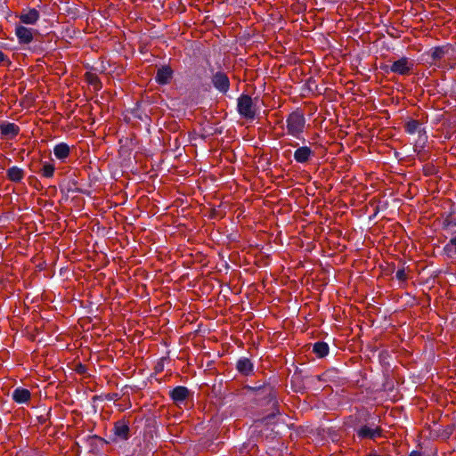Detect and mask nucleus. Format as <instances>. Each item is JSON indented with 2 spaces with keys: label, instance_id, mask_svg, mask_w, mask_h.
<instances>
[{
  "label": "nucleus",
  "instance_id": "1",
  "mask_svg": "<svg viewBox=\"0 0 456 456\" xmlns=\"http://www.w3.org/2000/svg\"><path fill=\"white\" fill-rule=\"evenodd\" d=\"M305 126V118L302 112L294 111L286 118L287 134L300 139Z\"/></svg>",
  "mask_w": 456,
  "mask_h": 456
},
{
  "label": "nucleus",
  "instance_id": "2",
  "mask_svg": "<svg viewBox=\"0 0 456 456\" xmlns=\"http://www.w3.org/2000/svg\"><path fill=\"white\" fill-rule=\"evenodd\" d=\"M237 110L239 114L247 119H254L256 114L253 100L247 94H242L238 98Z\"/></svg>",
  "mask_w": 456,
  "mask_h": 456
},
{
  "label": "nucleus",
  "instance_id": "3",
  "mask_svg": "<svg viewBox=\"0 0 456 456\" xmlns=\"http://www.w3.org/2000/svg\"><path fill=\"white\" fill-rule=\"evenodd\" d=\"M414 67V61L409 58L403 57L392 63L390 71L398 75L409 74Z\"/></svg>",
  "mask_w": 456,
  "mask_h": 456
},
{
  "label": "nucleus",
  "instance_id": "4",
  "mask_svg": "<svg viewBox=\"0 0 456 456\" xmlns=\"http://www.w3.org/2000/svg\"><path fill=\"white\" fill-rule=\"evenodd\" d=\"M37 33V30L31 28H27L22 25H16L15 27V35L18 38L20 44L28 45L34 39V35Z\"/></svg>",
  "mask_w": 456,
  "mask_h": 456
},
{
  "label": "nucleus",
  "instance_id": "5",
  "mask_svg": "<svg viewBox=\"0 0 456 456\" xmlns=\"http://www.w3.org/2000/svg\"><path fill=\"white\" fill-rule=\"evenodd\" d=\"M357 436L364 439V438H370V439H375L377 437L381 436L382 435V429L376 426V427H369L367 425L362 426L360 428L356 431Z\"/></svg>",
  "mask_w": 456,
  "mask_h": 456
},
{
  "label": "nucleus",
  "instance_id": "6",
  "mask_svg": "<svg viewBox=\"0 0 456 456\" xmlns=\"http://www.w3.org/2000/svg\"><path fill=\"white\" fill-rule=\"evenodd\" d=\"M18 17L23 24L35 25L39 20L40 14L35 8H29L23 10Z\"/></svg>",
  "mask_w": 456,
  "mask_h": 456
},
{
  "label": "nucleus",
  "instance_id": "7",
  "mask_svg": "<svg viewBox=\"0 0 456 456\" xmlns=\"http://www.w3.org/2000/svg\"><path fill=\"white\" fill-rule=\"evenodd\" d=\"M314 155V152L310 147L301 146L295 151L294 159L297 163L304 164L306 163Z\"/></svg>",
  "mask_w": 456,
  "mask_h": 456
},
{
  "label": "nucleus",
  "instance_id": "8",
  "mask_svg": "<svg viewBox=\"0 0 456 456\" xmlns=\"http://www.w3.org/2000/svg\"><path fill=\"white\" fill-rule=\"evenodd\" d=\"M213 84L216 89L223 93L227 92L230 86L228 77L221 72L216 73L213 77Z\"/></svg>",
  "mask_w": 456,
  "mask_h": 456
},
{
  "label": "nucleus",
  "instance_id": "9",
  "mask_svg": "<svg viewBox=\"0 0 456 456\" xmlns=\"http://www.w3.org/2000/svg\"><path fill=\"white\" fill-rule=\"evenodd\" d=\"M115 436L120 440H126L129 436V427L124 420H119L115 423L113 428Z\"/></svg>",
  "mask_w": 456,
  "mask_h": 456
},
{
  "label": "nucleus",
  "instance_id": "10",
  "mask_svg": "<svg viewBox=\"0 0 456 456\" xmlns=\"http://www.w3.org/2000/svg\"><path fill=\"white\" fill-rule=\"evenodd\" d=\"M173 71L167 66H163L158 69L155 79L159 85H167L172 78Z\"/></svg>",
  "mask_w": 456,
  "mask_h": 456
},
{
  "label": "nucleus",
  "instance_id": "11",
  "mask_svg": "<svg viewBox=\"0 0 456 456\" xmlns=\"http://www.w3.org/2000/svg\"><path fill=\"white\" fill-rule=\"evenodd\" d=\"M30 397L29 390L23 387H17L12 392V399L17 403H26L30 400Z\"/></svg>",
  "mask_w": 456,
  "mask_h": 456
},
{
  "label": "nucleus",
  "instance_id": "12",
  "mask_svg": "<svg viewBox=\"0 0 456 456\" xmlns=\"http://www.w3.org/2000/svg\"><path fill=\"white\" fill-rule=\"evenodd\" d=\"M69 146L65 142L58 143L53 148V154L60 160L66 159L69 157Z\"/></svg>",
  "mask_w": 456,
  "mask_h": 456
},
{
  "label": "nucleus",
  "instance_id": "13",
  "mask_svg": "<svg viewBox=\"0 0 456 456\" xmlns=\"http://www.w3.org/2000/svg\"><path fill=\"white\" fill-rule=\"evenodd\" d=\"M6 175L10 181L19 183L24 178L25 172L22 168L13 166L8 168Z\"/></svg>",
  "mask_w": 456,
  "mask_h": 456
},
{
  "label": "nucleus",
  "instance_id": "14",
  "mask_svg": "<svg viewBox=\"0 0 456 456\" xmlns=\"http://www.w3.org/2000/svg\"><path fill=\"white\" fill-rule=\"evenodd\" d=\"M188 395L189 390L185 387H176L170 392V396L175 403H183Z\"/></svg>",
  "mask_w": 456,
  "mask_h": 456
},
{
  "label": "nucleus",
  "instance_id": "15",
  "mask_svg": "<svg viewBox=\"0 0 456 456\" xmlns=\"http://www.w3.org/2000/svg\"><path fill=\"white\" fill-rule=\"evenodd\" d=\"M0 130H1L2 134L5 135L9 138H13L19 133V126H16L14 123L6 122V123L1 124Z\"/></svg>",
  "mask_w": 456,
  "mask_h": 456
},
{
  "label": "nucleus",
  "instance_id": "16",
  "mask_svg": "<svg viewBox=\"0 0 456 456\" xmlns=\"http://www.w3.org/2000/svg\"><path fill=\"white\" fill-rule=\"evenodd\" d=\"M237 370L243 375H249L253 371V364L248 358H240L237 362Z\"/></svg>",
  "mask_w": 456,
  "mask_h": 456
},
{
  "label": "nucleus",
  "instance_id": "17",
  "mask_svg": "<svg viewBox=\"0 0 456 456\" xmlns=\"http://www.w3.org/2000/svg\"><path fill=\"white\" fill-rule=\"evenodd\" d=\"M314 353L319 357H324L329 354V346L325 342H317L313 347Z\"/></svg>",
  "mask_w": 456,
  "mask_h": 456
},
{
  "label": "nucleus",
  "instance_id": "18",
  "mask_svg": "<svg viewBox=\"0 0 456 456\" xmlns=\"http://www.w3.org/2000/svg\"><path fill=\"white\" fill-rule=\"evenodd\" d=\"M444 252L448 257L456 256V236L452 237L444 247Z\"/></svg>",
  "mask_w": 456,
  "mask_h": 456
},
{
  "label": "nucleus",
  "instance_id": "19",
  "mask_svg": "<svg viewBox=\"0 0 456 456\" xmlns=\"http://www.w3.org/2000/svg\"><path fill=\"white\" fill-rule=\"evenodd\" d=\"M55 167L51 162H44L41 168V175L45 178H51L53 176Z\"/></svg>",
  "mask_w": 456,
  "mask_h": 456
},
{
  "label": "nucleus",
  "instance_id": "20",
  "mask_svg": "<svg viewBox=\"0 0 456 456\" xmlns=\"http://www.w3.org/2000/svg\"><path fill=\"white\" fill-rule=\"evenodd\" d=\"M420 129V123L417 120H410L405 124V131L408 134H413Z\"/></svg>",
  "mask_w": 456,
  "mask_h": 456
},
{
  "label": "nucleus",
  "instance_id": "21",
  "mask_svg": "<svg viewBox=\"0 0 456 456\" xmlns=\"http://www.w3.org/2000/svg\"><path fill=\"white\" fill-rule=\"evenodd\" d=\"M444 55V50L443 48H435L433 51H432V57L434 59H440L442 58Z\"/></svg>",
  "mask_w": 456,
  "mask_h": 456
},
{
  "label": "nucleus",
  "instance_id": "22",
  "mask_svg": "<svg viewBox=\"0 0 456 456\" xmlns=\"http://www.w3.org/2000/svg\"><path fill=\"white\" fill-rule=\"evenodd\" d=\"M395 276L400 281H405L406 280V273L403 269H400L396 271Z\"/></svg>",
  "mask_w": 456,
  "mask_h": 456
},
{
  "label": "nucleus",
  "instance_id": "23",
  "mask_svg": "<svg viewBox=\"0 0 456 456\" xmlns=\"http://www.w3.org/2000/svg\"><path fill=\"white\" fill-rule=\"evenodd\" d=\"M89 82H90V84H92V85H96L97 77H94V76H91V77L89 78Z\"/></svg>",
  "mask_w": 456,
  "mask_h": 456
},
{
  "label": "nucleus",
  "instance_id": "24",
  "mask_svg": "<svg viewBox=\"0 0 456 456\" xmlns=\"http://www.w3.org/2000/svg\"><path fill=\"white\" fill-rule=\"evenodd\" d=\"M409 456H422L420 452H417V451H413L410 453Z\"/></svg>",
  "mask_w": 456,
  "mask_h": 456
},
{
  "label": "nucleus",
  "instance_id": "25",
  "mask_svg": "<svg viewBox=\"0 0 456 456\" xmlns=\"http://www.w3.org/2000/svg\"><path fill=\"white\" fill-rule=\"evenodd\" d=\"M5 55L3 52L0 51V63L4 61Z\"/></svg>",
  "mask_w": 456,
  "mask_h": 456
}]
</instances>
